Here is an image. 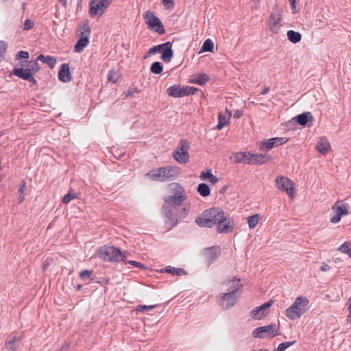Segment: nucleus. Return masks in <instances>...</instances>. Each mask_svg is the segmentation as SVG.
<instances>
[{"label": "nucleus", "mask_w": 351, "mask_h": 351, "mask_svg": "<svg viewBox=\"0 0 351 351\" xmlns=\"http://www.w3.org/2000/svg\"><path fill=\"white\" fill-rule=\"evenodd\" d=\"M195 223L200 227L216 226V231L219 234L229 233L235 227L232 218L226 215L221 208L215 207L204 211L202 216L195 219Z\"/></svg>", "instance_id": "nucleus-1"}, {"label": "nucleus", "mask_w": 351, "mask_h": 351, "mask_svg": "<svg viewBox=\"0 0 351 351\" xmlns=\"http://www.w3.org/2000/svg\"><path fill=\"white\" fill-rule=\"evenodd\" d=\"M189 210V207L162 206V213L165 216L166 225L169 229L176 226L180 220L184 218Z\"/></svg>", "instance_id": "nucleus-2"}, {"label": "nucleus", "mask_w": 351, "mask_h": 351, "mask_svg": "<svg viewBox=\"0 0 351 351\" xmlns=\"http://www.w3.org/2000/svg\"><path fill=\"white\" fill-rule=\"evenodd\" d=\"M170 186L174 193L164 197L165 202L162 206L186 207L183 205L187 197L183 186L178 183H172Z\"/></svg>", "instance_id": "nucleus-3"}, {"label": "nucleus", "mask_w": 351, "mask_h": 351, "mask_svg": "<svg viewBox=\"0 0 351 351\" xmlns=\"http://www.w3.org/2000/svg\"><path fill=\"white\" fill-rule=\"evenodd\" d=\"M308 303L309 300L306 297H298L292 305L287 308L286 316L291 320L300 317L306 311Z\"/></svg>", "instance_id": "nucleus-4"}, {"label": "nucleus", "mask_w": 351, "mask_h": 351, "mask_svg": "<svg viewBox=\"0 0 351 351\" xmlns=\"http://www.w3.org/2000/svg\"><path fill=\"white\" fill-rule=\"evenodd\" d=\"M97 256L104 261L120 262L125 257L121 250L114 246L104 245L97 250Z\"/></svg>", "instance_id": "nucleus-5"}, {"label": "nucleus", "mask_w": 351, "mask_h": 351, "mask_svg": "<svg viewBox=\"0 0 351 351\" xmlns=\"http://www.w3.org/2000/svg\"><path fill=\"white\" fill-rule=\"evenodd\" d=\"M176 168L172 166H165L152 169L146 174L152 180L166 182L176 178Z\"/></svg>", "instance_id": "nucleus-6"}, {"label": "nucleus", "mask_w": 351, "mask_h": 351, "mask_svg": "<svg viewBox=\"0 0 351 351\" xmlns=\"http://www.w3.org/2000/svg\"><path fill=\"white\" fill-rule=\"evenodd\" d=\"M280 335L279 326L276 324H270L267 326L255 328L252 333L254 338L264 339L267 337H275Z\"/></svg>", "instance_id": "nucleus-7"}, {"label": "nucleus", "mask_w": 351, "mask_h": 351, "mask_svg": "<svg viewBox=\"0 0 351 351\" xmlns=\"http://www.w3.org/2000/svg\"><path fill=\"white\" fill-rule=\"evenodd\" d=\"M189 143L186 139H181L177 148L173 154L174 159L180 164H186L189 162Z\"/></svg>", "instance_id": "nucleus-8"}, {"label": "nucleus", "mask_w": 351, "mask_h": 351, "mask_svg": "<svg viewBox=\"0 0 351 351\" xmlns=\"http://www.w3.org/2000/svg\"><path fill=\"white\" fill-rule=\"evenodd\" d=\"M143 19L148 27L159 34L162 35L165 33V29L160 19L156 16L154 13L150 10H147L143 14Z\"/></svg>", "instance_id": "nucleus-9"}, {"label": "nucleus", "mask_w": 351, "mask_h": 351, "mask_svg": "<svg viewBox=\"0 0 351 351\" xmlns=\"http://www.w3.org/2000/svg\"><path fill=\"white\" fill-rule=\"evenodd\" d=\"M90 34V27L88 22H84L80 27L79 36L80 38L75 45L74 49L75 52L80 53L88 45L89 43V36Z\"/></svg>", "instance_id": "nucleus-10"}, {"label": "nucleus", "mask_w": 351, "mask_h": 351, "mask_svg": "<svg viewBox=\"0 0 351 351\" xmlns=\"http://www.w3.org/2000/svg\"><path fill=\"white\" fill-rule=\"evenodd\" d=\"M149 53H161L160 59L167 63L169 62L173 56V51L172 49V43L167 41L165 43L160 44L149 49Z\"/></svg>", "instance_id": "nucleus-11"}, {"label": "nucleus", "mask_w": 351, "mask_h": 351, "mask_svg": "<svg viewBox=\"0 0 351 351\" xmlns=\"http://www.w3.org/2000/svg\"><path fill=\"white\" fill-rule=\"evenodd\" d=\"M276 187L283 191L285 192L290 197H294V182L285 176H278L276 179Z\"/></svg>", "instance_id": "nucleus-12"}, {"label": "nucleus", "mask_w": 351, "mask_h": 351, "mask_svg": "<svg viewBox=\"0 0 351 351\" xmlns=\"http://www.w3.org/2000/svg\"><path fill=\"white\" fill-rule=\"evenodd\" d=\"M240 297L239 295L232 294V292L219 293L217 296L220 305L224 310H228L232 307Z\"/></svg>", "instance_id": "nucleus-13"}, {"label": "nucleus", "mask_w": 351, "mask_h": 351, "mask_svg": "<svg viewBox=\"0 0 351 351\" xmlns=\"http://www.w3.org/2000/svg\"><path fill=\"white\" fill-rule=\"evenodd\" d=\"M110 5L108 0H92L89 4V14L91 17L102 15L105 9Z\"/></svg>", "instance_id": "nucleus-14"}, {"label": "nucleus", "mask_w": 351, "mask_h": 351, "mask_svg": "<svg viewBox=\"0 0 351 351\" xmlns=\"http://www.w3.org/2000/svg\"><path fill=\"white\" fill-rule=\"evenodd\" d=\"M349 205L348 204H339L337 202L332 209L335 210V215L330 218V221L332 223H337L341 221V217L349 213Z\"/></svg>", "instance_id": "nucleus-15"}, {"label": "nucleus", "mask_w": 351, "mask_h": 351, "mask_svg": "<svg viewBox=\"0 0 351 351\" xmlns=\"http://www.w3.org/2000/svg\"><path fill=\"white\" fill-rule=\"evenodd\" d=\"M222 285L228 287L226 292H232V294L239 295L241 296L243 284L241 282V280L239 278L233 277L232 279L226 280L222 282Z\"/></svg>", "instance_id": "nucleus-16"}, {"label": "nucleus", "mask_w": 351, "mask_h": 351, "mask_svg": "<svg viewBox=\"0 0 351 351\" xmlns=\"http://www.w3.org/2000/svg\"><path fill=\"white\" fill-rule=\"evenodd\" d=\"M274 302L272 300H269L263 304L254 308L250 312V315L252 318L256 319H261L265 317L268 314V309L272 305Z\"/></svg>", "instance_id": "nucleus-17"}, {"label": "nucleus", "mask_w": 351, "mask_h": 351, "mask_svg": "<svg viewBox=\"0 0 351 351\" xmlns=\"http://www.w3.org/2000/svg\"><path fill=\"white\" fill-rule=\"evenodd\" d=\"M204 255L206 258L208 266L213 264L221 254V247L217 245L206 247L204 250Z\"/></svg>", "instance_id": "nucleus-18"}, {"label": "nucleus", "mask_w": 351, "mask_h": 351, "mask_svg": "<svg viewBox=\"0 0 351 351\" xmlns=\"http://www.w3.org/2000/svg\"><path fill=\"white\" fill-rule=\"evenodd\" d=\"M289 141L287 138L283 137H276L271 138L262 142L261 149L270 150L274 147H278L279 145H283Z\"/></svg>", "instance_id": "nucleus-19"}, {"label": "nucleus", "mask_w": 351, "mask_h": 351, "mask_svg": "<svg viewBox=\"0 0 351 351\" xmlns=\"http://www.w3.org/2000/svg\"><path fill=\"white\" fill-rule=\"evenodd\" d=\"M282 21V16L280 12H273L271 13L269 19V26L271 31L274 33H276L280 27V23Z\"/></svg>", "instance_id": "nucleus-20"}, {"label": "nucleus", "mask_w": 351, "mask_h": 351, "mask_svg": "<svg viewBox=\"0 0 351 351\" xmlns=\"http://www.w3.org/2000/svg\"><path fill=\"white\" fill-rule=\"evenodd\" d=\"M270 158L271 157L267 154H252L249 152V160H247V164L252 165H261L265 164Z\"/></svg>", "instance_id": "nucleus-21"}, {"label": "nucleus", "mask_w": 351, "mask_h": 351, "mask_svg": "<svg viewBox=\"0 0 351 351\" xmlns=\"http://www.w3.org/2000/svg\"><path fill=\"white\" fill-rule=\"evenodd\" d=\"M167 93L168 94L169 96L175 98L185 97V86H181L180 84H174L167 89Z\"/></svg>", "instance_id": "nucleus-22"}, {"label": "nucleus", "mask_w": 351, "mask_h": 351, "mask_svg": "<svg viewBox=\"0 0 351 351\" xmlns=\"http://www.w3.org/2000/svg\"><path fill=\"white\" fill-rule=\"evenodd\" d=\"M210 77L208 74L204 73H199L193 75L189 80L190 83L195 84L199 86L205 85L208 82L210 81Z\"/></svg>", "instance_id": "nucleus-23"}, {"label": "nucleus", "mask_w": 351, "mask_h": 351, "mask_svg": "<svg viewBox=\"0 0 351 351\" xmlns=\"http://www.w3.org/2000/svg\"><path fill=\"white\" fill-rule=\"evenodd\" d=\"M316 149L322 155H326L330 149V145L325 136L321 137L316 144Z\"/></svg>", "instance_id": "nucleus-24"}, {"label": "nucleus", "mask_w": 351, "mask_h": 351, "mask_svg": "<svg viewBox=\"0 0 351 351\" xmlns=\"http://www.w3.org/2000/svg\"><path fill=\"white\" fill-rule=\"evenodd\" d=\"M300 125L306 126L308 121H313L314 120L313 117L310 112H305L300 114L293 118Z\"/></svg>", "instance_id": "nucleus-25"}, {"label": "nucleus", "mask_w": 351, "mask_h": 351, "mask_svg": "<svg viewBox=\"0 0 351 351\" xmlns=\"http://www.w3.org/2000/svg\"><path fill=\"white\" fill-rule=\"evenodd\" d=\"M161 273H168L171 274L172 276H184L187 274V272L186 270H184L182 268H176L172 266H167L164 268H162L160 269Z\"/></svg>", "instance_id": "nucleus-26"}, {"label": "nucleus", "mask_w": 351, "mask_h": 351, "mask_svg": "<svg viewBox=\"0 0 351 351\" xmlns=\"http://www.w3.org/2000/svg\"><path fill=\"white\" fill-rule=\"evenodd\" d=\"M12 75H16L19 78H21L24 80H27L32 75L31 70L29 69H24L23 68H14L12 73Z\"/></svg>", "instance_id": "nucleus-27"}, {"label": "nucleus", "mask_w": 351, "mask_h": 351, "mask_svg": "<svg viewBox=\"0 0 351 351\" xmlns=\"http://www.w3.org/2000/svg\"><path fill=\"white\" fill-rule=\"evenodd\" d=\"M36 60L47 64L50 69H53L56 64V59L54 57L43 54H40L36 58Z\"/></svg>", "instance_id": "nucleus-28"}, {"label": "nucleus", "mask_w": 351, "mask_h": 351, "mask_svg": "<svg viewBox=\"0 0 351 351\" xmlns=\"http://www.w3.org/2000/svg\"><path fill=\"white\" fill-rule=\"evenodd\" d=\"M249 152H237L235 153L232 158H231L232 160H234V162L237 163H247V160H249Z\"/></svg>", "instance_id": "nucleus-29"}, {"label": "nucleus", "mask_w": 351, "mask_h": 351, "mask_svg": "<svg viewBox=\"0 0 351 351\" xmlns=\"http://www.w3.org/2000/svg\"><path fill=\"white\" fill-rule=\"evenodd\" d=\"M199 178L201 180H208L213 184H215L219 181V179L213 176L210 169L202 172Z\"/></svg>", "instance_id": "nucleus-30"}, {"label": "nucleus", "mask_w": 351, "mask_h": 351, "mask_svg": "<svg viewBox=\"0 0 351 351\" xmlns=\"http://www.w3.org/2000/svg\"><path fill=\"white\" fill-rule=\"evenodd\" d=\"M287 34L289 40L294 44L299 43L302 39L301 34L293 30H289Z\"/></svg>", "instance_id": "nucleus-31"}, {"label": "nucleus", "mask_w": 351, "mask_h": 351, "mask_svg": "<svg viewBox=\"0 0 351 351\" xmlns=\"http://www.w3.org/2000/svg\"><path fill=\"white\" fill-rule=\"evenodd\" d=\"M19 341L20 339H18L16 337H14L5 342V348L8 351H16L18 347L16 343Z\"/></svg>", "instance_id": "nucleus-32"}, {"label": "nucleus", "mask_w": 351, "mask_h": 351, "mask_svg": "<svg viewBox=\"0 0 351 351\" xmlns=\"http://www.w3.org/2000/svg\"><path fill=\"white\" fill-rule=\"evenodd\" d=\"M197 192L202 197H207L210 193V189L207 184L200 183L197 186Z\"/></svg>", "instance_id": "nucleus-33"}, {"label": "nucleus", "mask_w": 351, "mask_h": 351, "mask_svg": "<svg viewBox=\"0 0 351 351\" xmlns=\"http://www.w3.org/2000/svg\"><path fill=\"white\" fill-rule=\"evenodd\" d=\"M150 71L154 74H160L163 71V65L160 62H154L151 64Z\"/></svg>", "instance_id": "nucleus-34"}, {"label": "nucleus", "mask_w": 351, "mask_h": 351, "mask_svg": "<svg viewBox=\"0 0 351 351\" xmlns=\"http://www.w3.org/2000/svg\"><path fill=\"white\" fill-rule=\"evenodd\" d=\"M260 220L258 215H251L247 218V223L250 228H254L256 227Z\"/></svg>", "instance_id": "nucleus-35"}, {"label": "nucleus", "mask_w": 351, "mask_h": 351, "mask_svg": "<svg viewBox=\"0 0 351 351\" xmlns=\"http://www.w3.org/2000/svg\"><path fill=\"white\" fill-rule=\"evenodd\" d=\"M214 44L210 39H206L202 47V51L212 52L213 51Z\"/></svg>", "instance_id": "nucleus-36"}, {"label": "nucleus", "mask_w": 351, "mask_h": 351, "mask_svg": "<svg viewBox=\"0 0 351 351\" xmlns=\"http://www.w3.org/2000/svg\"><path fill=\"white\" fill-rule=\"evenodd\" d=\"M80 195L81 193L80 192L75 191L72 187H71L67 193V204L74 199L79 198Z\"/></svg>", "instance_id": "nucleus-37"}, {"label": "nucleus", "mask_w": 351, "mask_h": 351, "mask_svg": "<svg viewBox=\"0 0 351 351\" xmlns=\"http://www.w3.org/2000/svg\"><path fill=\"white\" fill-rule=\"evenodd\" d=\"M160 304H154V305H138L136 306V311L138 312H145L149 310H152L153 308L159 306Z\"/></svg>", "instance_id": "nucleus-38"}, {"label": "nucleus", "mask_w": 351, "mask_h": 351, "mask_svg": "<svg viewBox=\"0 0 351 351\" xmlns=\"http://www.w3.org/2000/svg\"><path fill=\"white\" fill-rule=\"evenodd\" d=\"M227 123V120L226 116L223 114L220 113L218 116V123L217 125V128L219 130L222 129L225 125Z\"/></svg>", "instance_id": "nucleus-39"}, {"label": "nucleus", "mask_w": 351, "mask_h": 351, "mask_svg": "<svg viewBox=\"0 0 351 351\" xmlns=\"http://www.w3.org/2000/svg\"><path fill=\"white\" fill-rule=\"evenodd\" d=\"M295 343V341L281 343L278 346L277 348H276L275 350L276 351H285L287 348L293 345Z\"/></svg>", "instance_id": "nucleus-40"}, {"label": "nucleus", "mask_w": 351, "mask_h": 351, "mask_svg": "<svg viewBox=\"0 0 351 351\" xmlns=\"http://www.w3.org/2000/svg\"><path fill=\"white\" fill-rule=\"evenodd\" d=\"M58 78L60 81L66 82V63H62L58 73Z\"/></svg>", "instance_id": "nucleus-41"}, {"label": "nucleus", "mask_w": 351, "mask_h": 351, "mask_svg": "<svg viewBox=\"0 0 351 351\" xmlns=\"http://www.w3.org/2000/svg\"><path fill=\"white\" fill-rule=\"evenodd\" d=\"M351 249V243L349 242L343 243L339 248L338 250L344 254H348Z\"/></svg>", "instance_id": "nucleus-42"}, {"label": "nucleus", "mask_w": 351, "mask_h": 351, "mask_svg": "<svg viewBox=\"0 0 351 351\" xmlns=\"http://www.w3.org/2000/svg\"><path fill=\"white\" fill-rule=\"evenodd\" d=\"M93 271L90 270H83L80 273V277L82 280H86L92 276Z\"/></svg>", "instance_id": "nucleus-43"}, {"label": "nucleus", "mask_w": 351, "mask_h": 351, "mask_svg": "<svg viewBox=\"0 0 351 351\" xmlns=\"http://www.w3.org/2000/svg\"><path fill=\"white\" fill-rule=\"evenodd\" d=\"M7 45L3 41H0V61L4 58L6 52Z\"/></svg>", "instance_id": "nucleus-44"}, {"label": "nucleus", "mask_w": 351, "mask_h": 351, "mask_svg": "<svg viewBox=\"0 0 351 351\" xmlns=\"http://www.w3.org/2000/svg\"><path fill=\"white\" fill-rule=\"evenodd\" d=\"M186 96L195 94L199 89L197 88L189 86H185Z\"/></svg>", "instance_id": "nucleus-45"}, {"label": "nucleus", "mask_w": 351, "mask_h": 351, "mask_svg": "<svg viewBox=\"0 0 351 351\" xmlns=\"http://www.w3.org/2000/svg\"><path fill=\"white\" fill-rule=\"evenodd\" d=\"M29 57V54L27 51H20L16 54V59H27Z\"/></svg>", "instance_id": "nucleus-46"}, {"label": "nucleus", "mask_w": 351, "mask_h": 351, "mask_svg": "<svg viewBox=\"0 0 351 351\" xmlns=\"http://www.w3.org/2000/svg\"><path fill=\"white\" fill-rule=\"evenodd\" d=\"M127 263L132 265L133 267H137V268H140V269H145L146 268L145 265H144L143 264H142L139 262H137L136 261H127Z\"/></svg>", "instance_id": "nucleus-47"}, {"label": "nucleus", "mask_w": 351, "mask_h": 351, "mask_svg": "<svg viewBox=\"0 0 351 351\" xmlns=\"http://www.w3.org/2000/svg\"><path fill=\"white\" fill-rule=\"evenodd\" d=\"M34 26L33 22L30 19H26L23 24V29L24 30H29Z\"/></svg>", "instance_id": "nucleus-48"}, {"label": "nucleus", "mask_w": 351, "mask_h": 351, "mask_svg": "<svg viewBox=\"0 0 351 351\" xmlns=\"http://www.w3.org/2000/svg\"><path fill=\"white\" fill-rule=\"evenodd\" d=\"M28 69L31 70L32 75H33L40 70V66L36 62H35L32 64L31 67Z\"/></svg>", "instance_id": "nucleus-49"}, {"label": "nucleus", "mask_w": 351, "mask_h": 351, "mask_svg": "<svg viewBox=\"0 0 351 351\" xmlns=\"http://www.w3.org/2000/svg\"><path fill=\"white\" fill-rule=\"evenodd\" d=\"M162 4L167 9L173 8L174 6L173 0H162Z\"/></svg>", "instance_id": "nucleus-50"}, {"label": "nucleus", "mask_w": 351, "mask_h": 351, "mask_svg": "<svg viewBox=\"0 0 351 351\" xmlns=\"http://www.w3.org/2000/svg\"><path fill=\"white\" fill-rule=\"evenodd\" d=\"M291 5V8L293 13H297L299 12V9L296 6V0H289Z\"/></svg>", "instance_id": "nucleus-51"}, {"label": "nucleus", "mask_w": 351, "mask_h": 351, "mask_svg": "<svg viewBox=\"0 0 351 351\" xmlns=\"http://www.w3.org/2000/svg\"><path fill=\"white\" fill-rule=\"evenodd\" d=\"M349 302V306L348 308L349 315L348 316V318L346 319L347 324H351V298L348 300Z\"/></svg>", "instance_id": "nucleus-52"}, {"label": "nucleus", "mask_w": 351, "mask_h": 351, "mask_svg": "<svg viewBox=\"0 0 351 351\" xmlns=\"http://www.w3.org/2000/svg\"><path fill=\"white\" fill-rule=\"evenodd\" d=\"M330 269V267L328 264H326L325 263H322V265L321 266V270L322 271H328Z\"/></svg>", "instance_id": "nucleus-53"}, {"label": "nucleus", "mask_w": 351, "mask_h": 351, "mask_svg": "<svg viewBox=\"0 0 351 351\" xmlns=\"http://www.w3.org/2000/svg\"><path fill=\"white\" fill-rule=\"evenodd\" d=\"M269 90H270L269 87L265 86L264 87V88L263 89V90L261 91V94L263 95H265L267 94L269 92Z\"/></svg>", "instance_id": "nucleus-54"}, {"label": "nucleus", "mask_w": 351, "mask_h": 351, "mask_svg": "<svg viewBox=\"0 0 351 351\" xmlns=\"http://www.w3.org/2000/svg\"><path fill=\"white\" fill-rule=\"evenodd\" d=\"M27 81L30 82L33 84H37V80L33 77V75H30V77L27 80Z\"/></svg>", "instance_id": "nucleus-55"}, {"label": "nucleus", "mask_w": 351, "mask_h": 351, "mask_svg": "<svg viewBox=\"0 0 351 351\" xmlns=\"http://www.w3.org/2000/svg\"><path fill=\"white\" fill-rule=\"evenodd\" d=\"M243 115V112L241 110H237L234 114V118H240Z\"/></svg>", "instance_id": "nucleus-56"}, {"label": "nucleus", "mask_w": 351, "mask_h": 351, "mask_svg": "<svg viewBox=\"0 0 351 351\" xmlns=\"http://www.w3.org/2000/svg\"><path fill=\"white\" fill-rule=\"evenodd\" d=\"M25 188V182L23 181V184L20 186V188H19V191L21 193H23V191H24Z\"/></svg>", "instance_id": "nucleus-57"}, {"label": "nucleus", "mask_w": 351, "mask_h": 351, "mask_svg": "<svg viewBox=\"0 0 351 351\" xmlns=\"http://www.w3.org/2000/svg\"><path fill=\"white\" fill-rule=\"evenodd\" d=\"M71 78V73L69 71V64H67V82L70 81Z\"/></svg>", "instance_id": "nucleus-58"}, {"label": "nucleus", "mask_w": 351, "mask_h": 351, "mask_svg": "<svg viewBox=\"0 0 351 351\" xmlns=\"http://www.w3.org/2000/svg\"><path fill=\"white\" fill-rule=\"evenodd\" d=\"M153 54H154V53H149V49L148 51L145 54L144 59L148 58L151 55H153Z\"/></svg>", "instance_id": "nucleus-59"}, {"label": "nucleus", "mask_w": 351, "mask_h": 351, "mask_svg": "<svg viewBox=\"0 0 351 351\" xmlns=\"http://www.w3.org/2000/svg\"><path fill=\"white\" fill-rule=\"evenodd\" d=\"M227 188H228V186H224L222 187V189H220L219 191V193H223L226 192V191L227 190Z\"/></svg>", "instance_id": "nucleus-60"}, {"label": "nucleus", "mask_w": 351, "mask_h": 351, "mask_svg": "<svg viewBox=\"0 0 351 351\" xmlns=\"http://www.w3.org/2000/svg\"><path fill=\"white\" fill-rule=\"evenodd\" d=\"M60 3H61L62 6L66 7V0H60Z\"/></svg>", "instance_id": "nucleus-61"}, {"label": "nucleus", "mask_w": 351, "mask_h": 351, "mask_svg": "<svg viewBox=\"0 0 351 351\" xmlns=\"http://www.w3.org/2000/svg\"><path fill=\"white\" fill-rule=\"evenodd\" d=\"M66 195H64L62 197V204H66Z\"/></svg>", "instance_id": "nucleus-62"}, {"label": "nucleus", "mask_w": 351, "mask_h": 351, "mask_svg": "<svg viewBox=\"0 0 351 351\" xmlns=\"http://www.w3.org/2000/svg\"><path fill=\"white\" fill-rule=\"evenodd\" d=\"M108 78L109 81H112L113 82H116V80H112V77L110 75H108Z\"/></svg>", "instance_id": "nucleus-63"}, {"label": "nucleus", "mask_w": 351, "mask_h": 351, "mask_svg": "<svg viewBox=\"0 0 351 351\" xmlns=\"http://www.w3.org/2000/svg\"><path fill=\"white\" fill-rule=\"evenodd\" d=\"M81 287H82V286L79 285H77V290H79V289H81Z\"/></svg>", "instance_id": "nucleus-64"}]
</instances>
